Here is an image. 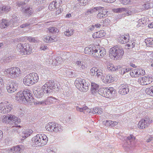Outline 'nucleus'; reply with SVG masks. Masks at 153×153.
<instances>
[{"instance_id":"f257e3e1","label":"nucleus","mask_w":153,"mask_h":153,"mask_svg":"<svg viewBox=\"0 0 153 153\" xmlns=\"http://www.w3.org/2000/svg\"><path fill=\"white\" fill-rule=\"evenodd\" d=\"M16 99L20 102H34L32 92L28 89H25L22 92H18L16 95Z\"/></svg>"},{"instance_id":"f03ea898","label":"nucleus","mask_w":153,"mask_h":153,"mask_svg":"<svg viewBox=\"0 0 153 153\" xmlns=\"http://www.w3.org/2000/svg\"><path fill=\"white\" fill-rule=\"evenodd\" d=\"M91 75L92 76H95L97 78H100L103 82L105 83H110L114 81V78L111 75L108 74L105 76L102 75V71L100 69L93 67L91 70Z\"/></svg>"},{"instance_id":"7ed1b4c3","label":"nucleus","mask_w":153,"mask_h":153,"mask_svg":"<svg viewBox=\"0 0 153 153\" xmlns=\"http://www.w3.org/2000/svg\"><path fill=\"white\" fill-rule=\"evenodd\" d=\"M59 85L56 84L55 82L53 80H50L47 82L43 86L42 88L45 89V92L48 94H50L53 91H57L59 89Z\"/></svg>"},{"instance_id":"20e7f679","label":"nucleus","mask_w":153,"mask_h":153,"mask_svg":"<svg viewBox=\"0 0 153 153\" xmlns=\"http://www.w3.org/2000/svg\"><path fill=\"white\" fill-rule=\"evenodd\" d=\"M39 79L37 74L35 73H30L24 78L23 82L25 85L30 86L37 82Z\"/></svg>"},{"instance_id":"39448f33","label":"nucleus","mask_w":153,"mask_h":153,"mask_svg":"<svg viewBox=\"0 0 153 153\" xmlns=\"http://www.w3.org/2000/svg\"><path fill=\"white\" fill-rule=\"evenodd\" d=\"M32 141L38 146H43L47 144L48 138L44 134H38L32 138Z\"/></svg>"},{"instance_id":"423d86ee","label":"nucleus","mask_w":153,"mask_h":153,"mask_svg":"<svg viewBox=\"0 0 153 153\" xmlns=\"http://www.w3.org/2000/svg\"><path fill=\"white\" fill-rule=\"evenodd\" d=\"M109 53L117 59L122 58L124 54V51L121 47L115 46L110 49Z\"/></svg>"},{"instance_id":"0eeeda50","label":"nucleus","mask_w":153,"mask_h":153,"mask_svg":"<svg viewBox=\"0 0 153 153\" xmlns=\"http://www.w3.org/2000/svg\"><path fill=\"white\" fill-rule=\"evenodd\" d=\"M115 93V91L112 87H110L109 88H100L98 91V93L100 95L108 98L112 97Z\"/></svg>"},{"instance_id":"6e6552de","label":"nucleus","mask_w":153,"mask_h":153,"mask_svg":"<svg viewBox=\"0 0 153 153\" xmlns=\"http://www.w3.org/2000/svg\"><path fill=\"white\" fill-rule=\"evenodd\" d=\"M8 116H6L2 119V121L3 123L10 124H16L19 123L20 121V119L14 115H10Z\"/></svg>"},{"instance_id":"1a4fd4ad","label":"nucleus","mask_w":153,"mask_h":153,"mask_svg":"<svg viewBox=\"0 0 153 153\" xmlns=\"http://www.w3.org/2000/svg\"><path fill=\"white\" fill-rule=\"evenodd\" d=\"M5 71L7 74L8 77L11 78L18 77L20 74V69L17 67L10 68L5 70Z\"/></svg>"},{"instance_id":"9d476101","label":"nucleus","mask_w":153,"mask_h":153,"mask_svg":"<svg viewBox=\"0 0 153 153\" xmlns=\"http://www.w3.org/2000/svg\"><path fill=\"white\" fill-rule=\"evenodd\" d=\"M6 87L7 90L8 92L13 93L18 89V83L15 80H11L7 84Z\"/></svg>"},{"instance_id":"9b49d317","label":"nucleus","mask_w":153,"mask_h":153,"mask_svg":"<svg viewBox=\"0 0 153 153\" xmlns=\"http://www.w3.org/2000/svg\"><path fill=\"white\" fill-rule=\"evenodd\" d=\"M152 122V120L149 117H146L144 119L141 120L139 122L138 126L140 129H143L147 128Z\"/></svg>"},{"instance_id":"f8f14e48","label":"nucleus","mask_w":153,"mask_h":153,"mask_svg":"<svg viewBox=\"0 0 153 153\" xmlns=\"http://www.w3.org/2000/svg\"><path fill=\"white\" fill-rule=\"evenodd\" d=\"M153 81V79L151 76H147L143 77H139L138 82L142 85H145L151 83Z\"/></svg>"},{"instance_id":"ddd939ff","label":"nucleus","mask_w":153,"mask_h":153,"mask_svg":"<svg viewBox=\"0 0 153 153\" xmlns=\"http://www.w3.org/2000/svg\"><path fill=\"white\" fill-rule=\"evenodd\" d=\"M22 48L21 50L22 54L29 55L32 51V47L28 43H26L23 45Z\"/></svg>"},{"instance_id":"4468645a","label":"nucleus","mask_w":153,"mask_h":153,"mask_svg":"<svg viewBox=\"0 0 153 153\" xmlns=\"http://www.w3.org/2000/svg\"><path fill=\"white\" fill-rule=\"evenodd\" d=\"M12 105H5V104L0 103V112L2 113H7L10 111L12 109Z\"/></svg>"},{"instance_id":"2eb2a0df","label":"nucleus","mask_w":153,"mask_h":153,"mask_svg":"<svg viewBox=\"0 0 153 153\" xmlns=\"http://www.w3.org/2000/svg\"><path fill=\"white\" fill-rule=\"evenodd\" d=\"M119 93L120 94L125 95L129 92L128 85L126 84H122L119 87Z\"/></svg>"},{"instance_id":"dca6fc26","label":"nucleus","mask_w":153,"mask_h":153,"mask_svg":"<svg viewBox=\"0 0 153 153\" xmlns=\"http://www.w3.org/2000/svg\"><path fill=\"white\" fill-rule=\"evenodd\" d=\"M94 50L95 51H94V56H95L98 58L102 57L106 54V52L104 48L97 49L96 48Z\"/></svg>"},{"instance_id":"f3484780","label":"nucleus","mask_w":153,"mask_h":153,"mask_svg":"<svg viewBox=\"0 0 153 153\" xmlns=\"http://www.w3.org/2000/svg\"><path fill=\"white\" fill-rule=\"evenodd\" d=\"M75 65L77 68L80 71L85 70L87 68V65L85 62L80 61H77L76 62Z\"/></svg>"},{"instance_id":"a211bd4d","label":"nucleus","mask_w":153,"mask_h":153,"mask_svg":"<svg viewBox=\"0 0 153 153\" xmlns=\"http://www.w3.org/2000/svg\"><path fill=\"white\" fill-rule=\"evenodd\" d=\"M95 47L93 45H90L88 47L85 48L84 53H85L90 55H94V50L95 49Z\"/></svg>"},{"instance_id":"6ab92c4d","label":"nucleus","mask_w":153,"mask_h":153,"mask_svg":"<svg viewBox=\"0 0 153 153\" xmlns=\"http://www.w3.org/2000/svg\"><path fill=\"white\" fill-rule=\"evenodd\" d=\"M130 39V37L128 33L125 34L124 35L118 38L119 42L121 44H124L128 42Z\"/></svg>"},{"instance_id":"aec40b11","label":"nucleus","mask_w":153,"mask_h":153,"mask_svg":"<svg viewBox=\"0 0 153 153\" xmlns=\"http://www.w3.org/2000/svg\"><path fill=\"white\" fill-rule=\"evenodd\" d=\"M33 93L35 96L37 98H40L42 97L45 92V89L43 90L37 88L36 90L34 89L33 91Z\"/></svg>"},{"instance_id":"412c9836","label":"nucleus","mask_w":153,"mask_h":153,"mask_svg":"<svg viewBox=\"0 0 153 153\" xmlns=\"http://www.w3.org/2000/svg\"><path fill=\"white\" fill-rule=\"evenodd\" d=\"M60 0H56L55 1H53L48 6V9L50 10L56 9L59 6Z\"/></svg>"},{"instance_id":"4be33fe9","label":"nucleus","mask_w":153,"mask_h":153,"mask_svg":"<svg viewBox=\"0 0 153 153\" xmlns=\"http://www.w3.org/2000/svg\"><path fill=\"white\" fill-rule=\"evenodd\" d=\"M91 92L93 94H94L97 92H98L99 85H98L94 82H91Z\"/></svg>"},{"instance_id":"5701e85b","label":"nucleus","mask_w":153,"mask_h":153,"mask_svg":"<svg viewBox=\"0 0 153 153\" xmlns=\"http://www.w3.org/2000/svg\"><path fill=\"white\" fill-rule=\"evenodd\" d=\"M56 123L54 122L49 123L45 126V128L47 130L55 132V129L56 127Z\"/></svg>"},{"instance_id":"b1692460","label":"nucleus","mask_w":153,"mask_h":153,"mask_svg":"<svg viewBox=\"0 0 153 153\" xmlns=\"http://www.w3.org/2000/svg\"><path fill=\"white\" fill-rule=\"evenodd\" d=\"M85 80L84 79L77 78L75 80L74 84L77 89H79L81 86V85L85 82Z\"/></svg>"},{"instance_id":"393cba45","label":"nucleus","mask_w":153,"mask_h":153,"mask_svg":"<svg viewBox=\"0 0 153 153\" xmlns=\"http://www.w3.org/2000/svg\"><path fill=\"white\" fill-rule=\"evenodd\" d=\"M81 85V86L78 89L81 91L86 92L88 89V86H90V84L88 82H86L85 81V83H83Z\"/></svg>"},{"instance_id":"a878e982","label":"nucleus","mask_w":153,"mask_h":153,"mask_svg":"<svg viewBox=\"0 0 153 153\" xmlns=\"http://www.w3.org/2000/svg\"><path fill=\"white\" fill-rule=\"evenodd\" d=\"M74 71V70L70 69L66 70L65 73L66 74V76L69 77L76 76V74Z\"/></svg>"},{"instance_id":"bb28decb","label":"nucleus","mask_w":153,"mask_h":153,"mask_svg":"<svg viewBox=\"0 0 153 153\" xmlns=\"http://www.w3.org/2000/svg\"><path fill=\"white\" fill-rule=\"evenodd\" d=\"M57 100V99L53 97L50 96L47 98L45 101V103L47 104L53 103L56 102Z\"/></svg>"},{"instance_id":"cd10ccee","label":"nucleus","mask_w":153,"mask_h":153,"mask_svg":"<svg viewBox=\"0 0 153 153\" xmlns=\"http://www.w3.org/2000/svg\"><path fill=\"white\" fill-rule=\"evenodd\" d=\"M33 131L32 130L30 129L27 130L25 131H24L23 134V135L22 136V137L21 138L22 140H23L25 139L27 137L30 136V134L32 133Z\"/></svg>"},{"instance_id":"c85d7f7f","label":"nucleus","mask_w":153,"mask_h":153,"mask_svg":"<svg viewBox=\"0 0 153 153\" xmlns=\"http://www.w3.org/2000/svg\"><path fill=\"white\" fill-rule=\"evenodd\" d=\"M135 140V137L133 135L130 134L127 137L126 140L127 143L129 145L130 143L132 144Z\"/></svg>"},{"instance_id":"c756f323","label":"nucleus","mask_w":153,"mask_h":153,"mask_svg":"<svg viewBox=\"0 0 153 153\" xmlns=\"http://www.w3.org/2000/svg\"><path fill=\"white\" fill-rule=\"evenodd\" d=\"M107 16L106 10H102V12L101 11L100 12H99V13L97 15V17L99 19H101L105 18Z\"/></svg>"},{"instance_id":"7c9ffc66","label":"nucleus","mask_w":153,"mask_h":153,"mask_svg":"<svg viewBox=\"0 0 153 153\" xmlns=\"http://www.w3.org/2000/svg\"><path fill=\"white\" fill-rule=\"evenodd\" d=\"M10 9L9 6H4L2 8H0V12L7 13L10 10Z\"/></svg>"},{"instance_id":"2f4dec72","label":"nucleus","mask_w":153,"mask_h":153,"mask_svg":"<svg viewBox=\"0 0 153 153\" xmlns=\"http://www.w3.org/2000/svg\"><path fill=\"white\" fill-rule=\"evenodd\" d=\"M103 8H104V7L101 6L91 8L89 9L90 14L93 13L97 11H99L101 10H102Z\"/></svg>"},{"instance_id":"473e14b6","label":"nucleus","mask_w":153,"mask_h":153,"mask_svg":"<svg viewBox=\"0 0 153 153\" xmlns=\"http://www.w3.org/2000/svg\"><path fill=\"white\" fill-rule=\"evenodd\" d=\"M145 42L147 46L153 47V39L152 38H148L145 40Z\"/></svg>"},{"instance_id":"72a5a7b5","label":"nucleus","mask_w":153,"mask_h":153,"mask_svg":"<svg viewBox=\"0 0 153 153\" xmlns=\"http://www.w3.org/2000/svg\"><path fill=\"white\" fill-rule=\"evenodd\" d=\"M91 112L93 114L97 113L101 114L102 113L101 109L100 107H96L91 109Z\"/></svg>"},{"instance_id":"f704fd0d","label":"nucleus","mask_w":153,"mask_h":153,"mask_svg":"<svg viewBox=\"0 0 153 153\" xmlns=\"http://www.w3.org/2000/svg\"><path fill=\"white\" fill-rule=\"evenodd\" d=\"M22 146H17L13 148L10 149V151H14L15 152H18L21 151L22 150L21 147Z\"/></svg>"},{"instance_id":"c9c22d12","label":"nucleus","mask_w":153,"mask_h":153,"mask_svg":"<svg viewBox=\"0 0 153 153\" xmlns=\"http://www.w3.org/2000/svg\"><path fill=\"white\" fill-rule=\"evenodd\" d=\"M145 92L147 94L153 97V89L151 87L146 88Z\"/></svg>"},{"instance_id":"e433bc0d","label":"nucleus","mask_w":153,"mask_h":153,"mask_svg":"<svg viewBox=\"0 0 153 153\" xmlns=\"http://www.w3.org/2000/svg\"><path fill=\"white\" fill-rule=\"evenodd\" d=\"M23 12L28 16H30L32 13V8L28 7L27 9H25L24 10Z\"/></svg>"},{"instance_id":"4c0bfd02","label":"nucleus","mask_w":153,"mask_h":153,"mask_svg":"<svg viewBox=\"0 0 153 153\" xmlns=\"http://www.w3.org/2000/svg\"><path fill=\"white\" fill-rule=\"evenodd\" d=\"M141 71V68H139L137 69H134V72L135 73L136 77H139V76L141 75L140 71Z\"/></svg>"},{"instance_id":"58836bf2","label":"nucleus","mask_w":153,"mask_h":153,"mask_svg":"<svg viewBox=\"0 0 153 153\" xmlns=\"http://www.w3.org/2000/svg\"><path fill=\"white\" fill-rule=\"evenodd\" d=\"M120 68V67L118 68L117 67L116 68V67H113V66H108L107 67V69L109 71H114L119 70Z\"/></svg>"},{"instance_id":"ea45409f","label":"nucleus","mask_w":153,"mask_h":153,"mask_svg":"<svg viewBox=\"0 0 153 153\" xmlns=\"http://www.w3.org/2000/svg\"><path fill=\"white\" fill-rule=\"evenodd\" d=\"M53 39L49 36H47L44 39V41L46 42H52Z\"/></svg>"},{"instance_id":"a19ab883","label":"nucleus","mask_w":153,"mask_h":153,"mask_svg":"<svg viewBox=\"0 0 153 153\" xmlns=\"http://www.w3.org/2000/svg\"><path fill=\"white\" fill-rule=\"evenodd\" d=\"M48 30L50 32L52 33H55L57 32H58V30L56 28L54 27L49 28Z\"/></svg>"},{"instance_id":"79ce46f5","label":"nucleus","mask_w":153,"mask_h":153,"mask_svg":"<svg viewBox=\"0 0 153 153\" xmlns=\"http://www.w3.org/2000/svg\"><path fill=\"white\" fill-rule=\"evenodd\" d=\"M121 3L127 5L130 4L131 0H119Z\"/></svg>"},{"instance_id":"37998d69","label":"nucleus","mask_w":153,"mask_h":153,"mask_svg":"<svg viewBox=\"0 0 153 153\" xmlns=\"http://www.w3.org/2000/svg\"><path fill=\"white\" fill-rule=\"evenodd\" d=\"M56 127L55 129V132H57L58 131H60L62 130V127L60 125L56 123Z\"/></svg>"},{"instance_id":"c03bdc74","label":"nucleus","mask_w":153,"mask_h":153,"mask_svg":"<svg viewBox=\"0 0 153 153\" xmlns=\"http://www.w3.org/2000/svg\"><path fill=\"white\" fill-rule=\"evenodd\" d=\"M26 4L25 2L22 1H18L16 2L17 5L19 7L24 5Z\"/></svg>"},{"instance_id":"a18cd8bd","label":"nucleus","mask_w":153,"mask_h":153,"mask_svg":"<svg viewBox=\"0 0 153 153\" xmlns=\"http://www.w3.org/2000/svg\"><path fill=\"white\" fill-rule=\"evenodd\" d=\"M102 21L103 25L104 26H106L108 25L109 23L110 20L108 19H105L104 20Z\"/></svg>"},{"instance_id":"49530a36","label":"nucleus","mask_w":153,"mask_h":153,"mask_svg":"<svg viewBox=\"0 0 153 153\" xmlns=\"http://www.w3.org/2000/svg\"><path fill=\"white\" fill-rule=\"evenodd\" d=\"M112 123L111 120H106L103 122V124H104L106 126H111V123Z\"/></svg>"},{"instance_id":"de8ad7c7","label":"nucleus","mask_w":153,"mask_h":153,"mask_svg":"<svg viewBox=\"0 0 153 153\" xmlns=\"http://www.w3.org/2000/svg\"><path fill=\"white\" fill-rule=\"evenodd\" d=\"M27 40L30 42H32L35 43L36 41L35 38L29 36L28 37H27Z\"/></svg>"},{"instance_id":"09e8293b","label":"nucleus","mask_w":153,"mask_h":153,"mask_svg":"<svg viewBox=\"0 0 153 153\" xmlns=\"http://www.w3.org/2000/svg\"><path fill=\"white\" fill-rule=\"evenodd\" d=\"M30 24L31 23L30 22H27L21 25L20 26V27L21 28H25L28 27V26L30 25Z\"/></svg>"},{"instance_id":"8fccbe9b","label":"nucleus","mask_w":153,"mask_h":153,"mask_svg":"<svg viewBox=\"0 0 153 153\" xmlns=\"http://www.w3.org/2000/svg\"><path fill=\"white\" fill-rule=\"evenodd\" d=\"M143 7L145 10H148L150 8L149 4L147 3L143 5Z\"/></svg>"},{"instance_id":"3c124183","label":"nucleus","mask_w":153,"mask_h":153,"mask_svg":"<svg viewBox=\"0 0 153 153\" xmlns=\"http://www.w3.org/2000/svg\"><path fill=\"white\" fill-rule=\"evenodd\" d=\"M103 31H101L99 32H97L96 33L97 34H99L100 35V36H96L97 38H100V36H102L104 35V34H103Z\"/></svg>"},{"instance_id":"603ef678","label":"nucleus","mask_w":153,"mask_h":153,"mask_svg":"<svg viewBox=\"0 0 153 153\" xmlns=\"http://www.w3.org/2000/svg\"><path fill=\"white\" fill-rule=\"evenodd\" d=\"M64 34L65 35L67 36H70L73 34L72 32H71L70 31H69V30H68V31H66L65 32Z\"/></svg>"},{"instance_id":"864d4df0","label":"nucleus","mask_w":153,"mask_h":153,"mask_svg":"<svg viewBox=\"0 0 153 153\" xmlns=\"http://www.w3.org/2000/svg\"><path fill=\"white\" fill-rule=\"evenodd\" d=\"M23 45H24V44L21 43L17 44V49H19L20 51H21V50H22V48ZM20 51L21 52V51Z\"/></svg>"},{"instance_id":"5fc2aeb1","label":"nucleus","mask_w":153,"mask_h":153,"mask_svg":"<svg viewBox=\"0 0 153 153\" xmlns=\"http://www.w3.org/2000/svg\"><path fill=\"white\" fill-rule=\"evenodd\" d=\"M4 24H6L4 21H3V19L2 20V22L0 24V27L1 28H4L5 27L4 26Z\"/></svg>"},{"instance_id":"6e6d98bb","label":"nucleus","mask_w":153,"mask_h":153,"mask_svg":"<svg viewBox=\"0 0 153 153\" xmlns=\"http://www.w3.org/2000/svg\"><path fill=\"white\" fill-rule=\"evenodd\" d=\"M120 70L121 71L120 74L121 75H123L126 73V70L125 69V68H122L120 69Z\"/></svg>"},{"instance_id":"4d7b16f0","label":"nucleus","mask_w":153,"mask_h":153,"mask_svg":"<svg viewBox=\"0 0 153 153\" xmlns=\"http://www.w3.org/2000/svg\"><path fill=\"white\" fill-rule=\"evenodd\" d=\"M34 2L37 5H39L42 3L41 0H34Z\"/></svg>"},{"instance_id":"13d9d810","label":"nucleus","mask_w":153,"mask_h":153,"mask_svg":"<svg viewBox=\"0 0 153 153\" xmlns=\"http://www.w3.org/2000/svg\"><path fill=\"white\" fill-rule=\"evenodd\" d=\"M3 21H4L5 23H6V24H4V26H5V27H7L9 26V23L7 20L3 19Z\"/></svg>"},{"instance_id":"bf43d9fd","label":"nucleus","mask_w":153,"mask_h":153,"mask_svg":"<svg viewBox=\"0 0 153 153\" xmlns=\"http://www.w3.org/2000/svg\"><path fill=\"white\" fill-rule=\"evenodd\" d=\"M134 69L132 71H131L130 73V75L132 77H136V76L135 75V73H134Z\"/></svg>"},{"instance_id":"052dcab7","label":"nucleus","mask_w":153,"mask_h":153,"mask_svg":"<svg viewBox=\"0 0 153 153\" xmlns=\"http://www.w3.org/2000/svg\"><path fill=\"white\" fill-rule=\"evenodd\" d=\"M146 141L147 143L150 142L151 141L153 142V137H150L149 138L147 139Z\"/></svg>"},{"instance_id":"680f3d73","label":"nucleus","mask_w":153,"mask_h":153,"mask_svg":"<svg viewBox=\"0 0 153 153\" xmlns=\"http://www.w3.org/2000/svg\"><path fill=\"white\" fill-rule=\"evenodd\" d=\"M134 42L133 43H132L131 44L130 43V44H127V46L128 47H130V48H133L134 46Z\"/></svg>"},{"instance_id":"e2e57ef3","label":"nucleus","mask_w":153,"mask_h":153,"mask_svg":"<svg viewBox=\"0 0 153 153\" xmlns=\"http://www.w3.org/2000/svg\"><path fill=\"white\" fill-rule=\"evenodd\" d=\"M61 8H59L58 10L56 11L55 12V15L56 16L57 15L59 14L60 13H61Z\"/></svg>"},{"instance_id":"0e129e2a","label":"nucleus","mask_w":153,"mask_h":153,"mask_svg":"<svg viewBox=\"0 0 153 153\" xmlns=\"http://www.w3.org/2000/svg\"><path fill=\"white\" fill-rule=\"evenodd\" d=\"M117 122L116 121H113L111 123V126L112 127L114 126L117 124Z\"/></svg>"},{"instance_id":"69168bd1","label":"nucleus","mask_w":153,"mask_h":153,"mask_svg":"<svg viewBox=\"0 0 153 153\" xmlns=\"http://www.w3.org/2000/svg\"><path fill=\"white\" fill-rule=\"evenodd\" d=\"M105 2L108 3H113L116 0H102Z\"/></svg>"},{"instance_id":"338daca9","label":"nucleus","mask_w":153,"mask_h":153,"mask_svg":"<svg viewBox=\"0 0 153 153\" xmlns=\"http://www.w3.org/2000/svg\"><path fill=\"white\" fill-rule=\"evenodd\" d=\"M47 48V47L46 46L42 45L41 46L40 49L42 50H45Z\"/></svg>"},{"instance_id":"774afa93","label":"nucleus","mask_w":153,"mask_h":153,"mask_svg":"<svg viewBox=\"0 0 153 153\" xmlns=\"http://www.w3.org/2000/svg\"><path fill=\"white\" fill-rule=\"evenodd\" d=\"M83 112L84 113H85V110H86L88 109V107L86 106H85L83 107L82 108Z\"/></svg>"}]
</instances>
